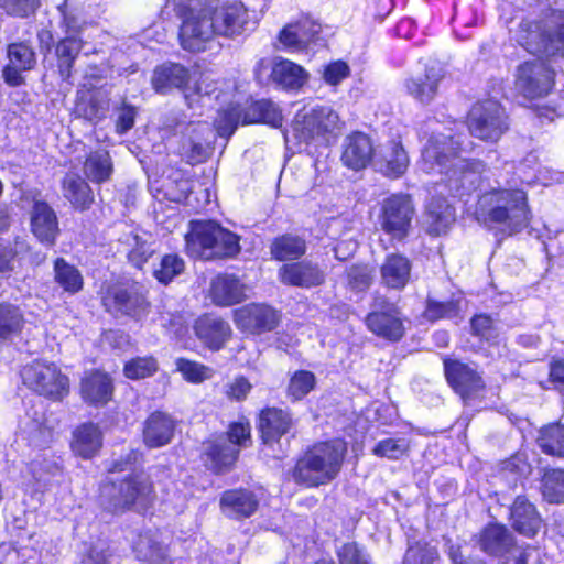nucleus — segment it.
I'll use <instances>...</instances> for the list:
<instances>
[{"label":"nucleus","instance_id":"2eb2a0df","mask_svg":"<svg viewBox=\"0 0 564 564\" xmlns=\"http://www.w3.org/2000/svg\"><path fill=\"white\" fill-rule=\"evenodd\" d=\"M236 326L245 333L260 334L270 332L280 322L278 312L265 304H248L234 312Z\"/></svg>","mask_w":564,"mask_h":564},{"label":"nucleus","instance_id":"dca6fc26","mask_svg":"<svg viewBox=\"0 0 564 564\" xmlns=\"http://www.w3.org/2000/svg\"><path fill=\"white\" fill-rule=\"evenodd\" d=\"M212 3L207 6V15L215 35L235 36L242 32L248 13L241 2L223 4L214 10L210 9Z\"/></svg>","mask_w":564,"mask_h":564},{"label":"nucleus","instance_id":"680f3d73","mask_svg":"<svg viewBox=\"0 0 564 564\" xmlns=\"http://www.w3.org/2000/svg\"><path fill=\"white\" fill-rule=\"evenodd\" d=\"M340 564H370L369 556L356 543H346L338 550Z\"/></svg>","mask_w":564,"mask_h":564},{"label":"nucleus","instance_id":"4be33fe9","mask_svg":"<svg viewBox=\"0 0 564 564\" xmlns=\"http://www.w3.org/2000/svg\"><path fill=\"white\" fill-rule=\"evenodd\" d=\"M373 158V145L370 138L361 132L348 135L341 154L343 163L355 171L365 169Z\"/></svg>","mask_w":564,"mask_h":564},{"label":"nucleus","instance_id":"ddd939ff","mask_svg":"<svg viewBox=\"0 0 564 564\" xmlns=\"http://www.w3.org/2000/svg\"><path fill=\"white\" fill-rule=\"evenodd\" d=\"M413 215L414 207L410 196L392 195L382 204L381 227L393 239L402 240L409 235Z\"/></svg>","mask_w":564,"mask_h":564},{"label":"nucleus","instance_id":"f257e3e1","mask_svg":"<svg viewBox=\"0 0 564 564\" xmlns=\"http://www.w3.org/2000/svg\"><path fill=\"white\" fill-rule=\"evenodd\" d=\"M19 437L21 457L28 473L23 484L42 489L45 487L48 476L55 475L59 470L57 463L50 455L53 432L46 425L42 404L34 405L26 411L20 421Z\"/></svg>","mask_w":564,"mask_h":564},{"label":"nucleus","instance_id":"0e129e2a","mask_svg":"<svg viewBox=\"0 0 564 564\" xmlns=\"http://www.w3.org/2000/svg\"><path fill=\"white\" fill-rule=\"evenodd\" d=\"M26 250V243L23 240H17L14 248L0 246V272L12 270L13 259Z\"/></svg>","mask_w":564,"mask_h":564},{"label":"nucleus","instance_id":"c03bdc74","mask_svg":"<svg viewBox=\"0 0 564 564\" xmlns=\"http://www.w3.org/2000/svg\"><path fill=\"white\" fill-rule=\"evenodd\" d=\"M133 550L141 561L151 564L163 560L166 555L165 547L156 540V536L150 532L139 535L133 544Z\"/></svg>","mask_w":564,"mask_h":564},{"label":"nucleus","instance_id":"393cba45","mask_svg":"<svg viewBox=\"0 0 564 564\" xmlns=\"http://www.w3.org/2000/svg\"><path fill=\"white\" fill-rule=\"evenodd\" d=\"M64 23L69 35L57 44L56 55L59 73L66 78L69 77L73 63L82 48V41L76 37V33L80 30L77 25V19L75 17H65Z\"/></svg>","mask_w":564,"mask_h":564},{"label":"nucleus","instance_id":"5fc2aeb1","mask_svg":"<svg viewBox=\"0 0 564 564\" xmlns=\"http://www.w3.org/2000/svg\"><path fill=\"white\" fill-rule=\"evenodd\" d=\"M184 270L183 260L175 254L165 256L160 263V268L154 271L155 278L166 284Z\"/></svg>","mask_w":564,"mask_h":564},{"label":"nucleus","instance_id":"37998d69","mask_svg":"<svg viewBox=\"0 0 564 564\" xmlns=\"http://www.w3.org/2000/svg\"><path fill=\"white\" fill-rule=\"evenodd\" d=\"M54 281L68 294L78 293L84 285L79 270L63 258H57L54 262Z\"/></svg>","mask_w":564,"mask_h":564},{"label":"nucleus","instance_id":"a19ab883","mask_svg":"<svg viewBox=\"0 0 564 564\" xmlns=\"http://www.w3.org/2000/svg\"><path fill=\"white\" fill-rule=\"evenodd\" d=\"M84 174L93 183L107 182L112 172V160L106 150L90 152L84 162Z\"/></svg>","mask_w":564,"mask_h":564},{"label":"nucleus","instance_id":"13d9d810","mask_svg":"<svg viewBox=\"0 0 564 564\" xmlns=\"http://www.w3.org/2000/svg\"><path fill=\"white\" fill-rule=\"evenodd\" d=\"M349 75V65L340 59L328 63L322 70V78L329 86L339 85Z\"/></svg>","mask_w":564,"mask_h":564},{"label":"nucleus","instance_id":"b1692460","mask_svg":"<svg viewBox=\"0 0 564 564\" xmlns=\"http://www.w3.org/2000/svg\"><path fill=\"white\" fill-rule=\"evenodd\" d=\"M310 78V74L301 65L283 58L274 57L271 82L285 90H300Z\"/></svg>","mask_w":564,"mask_h":564},{"label":"nucleus","instance_id":"864d4df0","mask_svg":"<svg viewBox=\"0 0 564 564\" xmlns=\"http://www.w3.org/2000/svg\"><path fill=\"white\" fill-rule=\"evenodd\" d=\"M315 376L306 370L296 371L290 379L289 395L301 400L315 387Z\"/></svg>","mask_w":564,"mask_h":564},{"label":"nucleus","instance_id":"a211bd4d","mask_svg":"<svg viewBox=\"0 0 564 564\" xmlns=\"http://www.w3.org/2000/svg\"><path fill=\"white\" fill-rule=\"evenodd\" d=\"M445 373L449 384L465 401L477 397L485 388L477 371L463 362H445Z\"/></svg>","mask_w":564,"mask_h":564},{"label":"nucleus","instance_id":"473e14b6","mask_svg":"<svg viewBox=\"0 0 564 564\" xmlns=\"http://www.w3.org/2000/svg\"><path fill=\"white\" fill-rule=\"evenodd\" d=\"M195 333L212 349H219L230 337L231 329L221 318L205 315L196 321Z\"/></svg>","mask_w":564,"mask_h":564},{"label":"nucleus","instance_id":"423d86ee","mask_svg":"<svg viewBox=\"0 0 564 564\" xmlns=\"http://www.w3.org/2000/svg\"><path fill=\"white\" fill-rule=\"evenodd\" d=\"M341 129L338 113L329 106H315L297 112L291 130L284 133L286 143H323Z\"/></svg>","mask_w":564,"mask_h":564},{"label":"nucleus","instance_id":"c9c22d12","mask_svg":"<svg viewBox=\"0 0 564 564\" xmlns=\"http://www.w3.org/2000/svg\"><path fill=\"white\" fill-rule=\"evenodd\" d=\"M411 264L400 254H390L381 265V280L390 289H403L410 280Z\"/></svg>","mask_w":564,"mask_h":564},{"label":"nucleus","instance_id":"c756f323","mask_svg":"<svg viewBox=\"0 0 564 564\" xmlns=\"http://www.w3.org/2000/svg\"><path fill=\"white\" fill-rule=\"evenodd\" d=\"M292 426L290 414L281 409L268 408L260 413L259 429L264 444H273Z\"/></svg>","mask_w":564,"mask_h":564},{"label":"nucleus","instance_id":"a18cd8bd","mask_svg":"<svg viewBox=\"0 0 564 564\" xmlns=\"http://www.w3.org/2000/svg\"><path fill=\"white\" fill-rule=\"evenodd\" d=\"M541 492L550 503L564 502V470H546L542 478Z\"/></svg>","mask_w":564,"mask_h":564},{"label":"nucleus","instance_id":"09e8293b","mask_svg":"<svg viewBox=\"0 0 564 564\" xmlns=\"http://www.w3.org/2000/svg\"><path fill=\"white\" fill-rule=\"evenodd\" d=\"M176 369L181 372L184 380L198 384L214 376V370L200 362L185 358H178L175 361Z\"/></svg>","mask_w":564,"mask_h":564},{"label":"nucleus","instance_id":"412c9836","mask_svg":"<svg viewBox=\"0 0 564 564\" xmlns=\"http://www.w3.org/2000/svg\"><path fill=\"white\" fill-rule=\"evenodd\" d=\"M528 35L521 40L525 46L536 45V50L547 56L558 54L564 47V24H561L554 33H540V26L535 22L523 21L520 24Z\"/></svg>","mask_w":564,"mask_h":564},{"label":"nucleus","instance_id":"c85d7f7f","mask_svg":"<svg viewBox=\"0 0 564 564\" xmlns=\"http://www.w3.org/2000/svg\"><path fill=\"white\" fill-rule=\"evenodd\" d=\"M247 286L236 276L224 274L216 276L210 286V297L216 305L230 306L247 297Z\"/></svg>","mask_w":564,"mask_h":564},{"label":"nucleus","instance_id":"3c124183","mask_svg":"<svg viewBox=\"0 0 564 564\" xmlns=\"http://www.w3.org/2000/svg\"><path fill=\"white\" fill-rule=\"evenodd\" d=\"M214 467L220 471L224 468L231 466L238 456V449L231 444L225 442H218L213 445L208 452Z\"/></svg>","mask_w":564,"mask_h":564},{"label":"nucleus","instance_id":"cd10ccee","mask_svg":"<svg viewBox=\"0 0 564 564\" xmlns=\"http://www.w3.org/2000/svg\"><path fill=\"white\" fill-rule=\"evenodd\" d=\"M31 230L44 243H54L58 234L55 212L43 202H36L31 212Z\"/></svg>","mask_w":564,"mask_h":564},{"label":"nucleus","instance_id":"f03ea898","mask_svg":"<svg viewBox=\"0 0 564 564\" xmlns=\"http://www.w3.org/2000/svg\"><path fill=\"white\" fill-rule=\"evenodd\" d=\"M429 142L430 147L425 149V152H429V155L440 166L446 167L444 173L447 175L451 188L464 194L477 187L480 175L485 171V164L481 161H467L457 158L463 145L453 137H431Z\"/></svg>","mask_w":564,"mask_h":564},{"label":"nucleus","instance_id":"69168bd1","mask_svg":"<svg viewBox=\"0 0 564 564\" xmlns=\"http://www.w3.org/2000/svg\"><path fill=\"white\" fill-rule=\"evenodd\" d=\"M348 281L351 288L364 290L370 285L371 274L366 265H354L348 271Z\"/></svg>","mask_w":564,"mask_h":564},{"label":"nucleus","instance_id":"72a5a7b5","mask_svg":"<svg viewBox=\"0 0 564 564\" xmlns=\"http://www.w3.org/2000/svg\"><path fill=\"white\" fill-rule=\"evenodd\" d=\"M477 543L481 551L489 555H501L513 544L512 534L501 524H489L477 535Z\"/></svg>","mask_w":564,"mask_h":564},{"label":"nucleus","instance_id":"5701e85b","mask_svg":"<svg viewBox=\"0 0 564 564\" xmlns=\"http://www.w3.org/2000/svg\"><path fill=\"white\" fill-rule=\"evenodd\" d=\"M512 528L528 538H533L542 527V518L535 506L525 497L519 496L510 510Z\"/></svg>","mask_w":564,"mask_h":564},{"label":"nucleus","instance_id":"aec40b11","mask_svg":"<svg viewBox=\"0 0 564 564\" xmlns=\"http://www.w3.org/2000/svg\"><path fill=\"white\" fill-rule=\"evenodd\" d=\"M9 63L3 69L4 82L10 86L23 84L22 73L34 67L36 59L34 51L26 43H13L8 46Z\"/></svg>","mask_w":564,"mask_h":564},{"label":"nucleus","instance_id":"6e6d98bb","mask_svg":"<svg viewBox=\"0 0 564 564\" xmlns=\"http://www.w3.org/2000/svg\"><path fill=\"white\" fill-rule=\"evenodd\" d=\"M500 564H543V558L536 547H517L510 551Z\"/></svg>","mask_w":564,"mask_h":564},{"label":"nucleus","instance_id":"49530a36","mask_svg":"<svg viewBox=\"0 0 564 564\" xmlns=\"http://www.w3.org/2000/svg\"><path fill=\"white\" fill-rule=\"evenodd\" d=\"M305 249L304 240L286 235L274 240L271 252L276 260L285 261L300 258L305 253Z\"/></svg>","mask_w":564,"mask_h":564},{"label":"nucleus","instance_id":"1a4fd4ad","mask_svg":"<svg viewBox=\"0 0 564 564\" xmlns=\"http://www.w3.org/2000/svg\"><path fill=\"white\" fill-rule=\"evenodd\" d=\"M102 492L109 497L115 511L132 506L144 509L152 497V485L143 473H138L128 475L121 480L111 478Z\"/></svg>","mask_w":564,"mask_h":564},{"label":"nucleus","instance_id":"7c9ffc66","mask_svg":"<svg viewBox=\"0 0 564 564\" xmlns=\"http://www.w3.org/2000/svg\"><path fill=\"white\" fill-rule=\"evenodd\" d=\"M113 386L110 377L100 371L86 373L82 379L80 393L83 399L94 405H104L112 397Z\"/></svg>","mask_w":564,"mask_h":564},{"label":"nucleus","instance_id":"7ed1b4c3","mask_svg":"<svg viewBox=\"0 0 564 564\" xmlns=\"http://www.w3.org/2000/svg\"><path fill=\"white\" fill-rule=\"evenodd\" d=\"M346 451V443L339 438L313 445L295 465V481L306 487L332 481L341 468Z\"/></svg>","mask_w":564,"mask_h":564},{"label":"nucleus","instance_id":"e433bc0d","mask_svg":"<svg viewBox=\"0 0 564 564\" xmlns=\"http://www.w3.org/2000/svg\"><path fill=\"white\" fill-rule=\"evenodd\" d=\"M220 506L227 517H249L256 511L258 500L248 490H229L223 495Z\"/></svg>","mask_w":564,"mask_h":564},{"label":"nucleus","instance_id":"6ab92c4d","mask_svg":"<svg viewBox=\"0 0 564 564\" xmlns=\"http://www.w3.org/2000/svg\"><path fill=\"white\" fill-rule=\"evenodd\" d=\"M376 307L381 311L375 310L367 316L368 328L377 336L399 340L403 335V325L394 305L381 301L376 302Z\"/></svg>","mask_w":564,"mask_h":564},{"label":"nucleus","instance_id":"58836bf2","mask_svg":"<svg viewBox=\"0 0 564 564\" xmlns=\"http://www.w3.org/2000/svg\"><path fill=\"white\" fill-rule=\"evenodd\" d=\"M378 163L386 175L399 177L405 172L409 160L402 145L391 141L380 150Z\"/></svg>","mask_w":564,"mask_h":564},{"label":"nucleus","instance_id":"338daca9","mask_svg":"<svg viewBox=\"0 0 564 564\" xmlns=\"http://www.w3.org/2000/svg\"><path fill=\"white\" fill-rule=\"evenodd\" d=\"M473 333L477 336L489 339L495 335L494 321L490 316L480 314L473 317L471 322Z\"/></svg>","mask_w":564,"mask_h":564},{"label":"nucleus","instance_id":"bf43d9fd","mask_svg":"<svg viewBox=\"0 0 564 564\" xmlns=\"http://www.w3.org/2000/svg\"><path fill=\"white\" fill-rule=\"evenodd\" d=\"M408 447L409 444L405 440L388 438L379 442L372 452L380 457L398 459L408 451Z\"/></svg>","mask_w":564,"mask_h":564},{"label":"nucleus","instance_id":"a878e982","mask_svg":"<svg viewBox=\"0 0 564 564\" xmlns=\"http://www.w3.org/2000/svg\"><path fill=\"white\" fill-rule=\"evenodd\" d=\"M282 283L299 288H313L324 282V273L310 262L284 264L279 270Z\"/></svg>","mask_w":564,"mask_h":564},{"label":"nucleus","instance_id":"f704fd0d","mask_svg":"<svg viewBox=\"0 0 564 564\" xmlns=\"http://www.w3.org/2000/svg\"><path fill=\"white\" fill-rule=\"evenodd\" d=\"M102 446V435L97 425L87 423L73 432L72 451L83 458H91Z\"/></svg>","mask_w":564,"mask_h":564},{"label":"nucleus","instance_id":"603ef678","mask_svg":"<svg viewBox=\"0 0 564 564\" xmlns=\"http://www.w3.org/2000/svg\"><path fill=\"white\" fill-rule=\"evenodd\" d=\"M240 109L238 105L230 104L227 109L219 111L215 120V128L220 137H230L238 127Z\"/></svg>","mask_w":564,"mask_h":564},{"label":"nucleus","instance_id":"052dcab7","mask_svg":"<svg viewBox=\"0 0 564 564\" xmlns=\"http://www.w3.org/2000/svg\"><path fill=\"white\" fill-rule=\"evenodd\" d=\"M254 110L259 113L260 120L271 127H281L283 117L279 107L270 100H260L254 105Z\"/></svg>","mask_w":564,"mask_h":564},{"label":"nucleus","instance_id":"f3484780","mask_svg":"<svg viewBox=\"0 0 564 564\" xmlns=\"http://www.w3.org/2000/svg\"><path fill=\"white\" fill-rule=\"evenodd\" d=\"M102 301L109 312L130 315L134 318L143 316L148 308V302L143 294L137 290H128L121 286L109 289Z\"/></svg>","mask_w":564,"mask_h":564},{"label":"nucleus","instance_id":"6e6552de","mask_svg":"<svg viewBox=\"0 0 564 564\" xmlns=\"http://www.w3.org/2000/svg\"><path fill=\"white\" fill-rule=\"evenodd\" d=\"M21 378L31 390L54 401L69 392L68 377L54 362L34 360L23 367Z\"/></svg>","mask_w":564,"mask_h":564},{"label":"nucleus","instance_id":"20e7f679","mask_svg":"<svg viewBox=\"0 0 564 564\" xmlns=\"http://www.w3.org/2000/svg\"><path fill=\"white\" fill-rule=\"evenodd\" d=\"M480 209L488 226H497L511 236L529 225L527 195L523 191H498L481 197Z\"/></svg>","mask_w":564,"mask_h":564},{"label":"nucleus","instance_id":"f8f14e48","mask_svg":"<svg viewBox=\"0 0 564 564\" xmlns=\"http://www.w3.org/2000/svg\"><path fill=\"white\" fill-rule=\"evenodd\" d=\"M174 134L180 135V154L194 165L206 160L213 135L207 122L180 121L174 127Z\"/></svg>","mask_w":564,"mask_h":564},{"label":"nucleus","instance_id":"39448f33","mask_svg":"<svg viewBox=\"0 0 564 564\" xmlns=\"http://www.w3.org/2000/svg\"><path fill=\"white\" fill-rule=\"evenodd\" d=\"M185 236L191 257L204 260L234 257L240 251L239 237L212 220H193Z\"/></svg>","mask_w":564,"mask_h":564},{"label":"nucleus","instance_id":"de8ad7c7","mask_svg":"<svg viewBox=\"0 0 564 564\" xmlns=\"http://www.w3.org/2000/svg\"><path fill=\"white\" fill-rule=\"evenodd\" d=\"M538 443L545 454L564 456V425L553 424L544 427Z\"/></svg>","mask_w":564,"mask_h":564},{"label":"nucleus","instance_id":"4c0bfd02","mask_svg":"<svg viewBox=\"0 0 564 564\" xmlns=\"http://www.w3.org/2000/svg\"><path fill=\"white\" fill-rule=\"evenodd\" d=\"M455 220V210L444 197H438L430 203L425 212V225L427 231L433 235H441Z\"/></svg>","mask_w":564,"mask_h":564},{"label":"nucleus","instance_id":"9d476101","mask_svg":"<svg viewBox=\"0 0 564 564\" xmlns=\"http://www.w3.org/2000/svg\"><path fill=\"white\" fill-rule=\"evenodd\" d=\"M508 117L498 101L485 100L475 105L468 116L471 135L496 142L508 130Z\"/></svg>","mask_w":564,"mask_h":564},{"label":"nucleus","instance_id":"0eeeda50","mask_svg":"<svg viewBox=\"0 0 564 564\" xmlns=\"http://www.w3.org/2000/svg\"><path fill=\"white\" fill-rule=\"evenodd\" d=\"M191 80L192 77L185 67L178 64H170L162 65L154 70L152 85L158 93H165L171 88H184L187 100H191L192 93L200 98L208 99L215 94V99H220L221 94H216L218 88L215 87L216 83L209 75H200L193 86H191ZM188 104L191 105V101Z\"/></svg>","mask_w":564,"mask_h":564},{"label":"nucleus","instance_id":"4468645a","mask_svg":"<svg viewBox=\"0 0 564 564\" xmlns=\"http://www.w3.org/2000/svg\"><path fill=\"white\" fill-rule=\"evenodd\" d=\"M553 83L554 72L541 59L525 62L518 67L516 89L525 98L547 95Z\"/></svg>","mask_w":564,"mask_h":564},{"label":"nucleus","instance_id":"bb28decb","mask_svg":"<svg viewBox=\"0 0 564 564\" xmlns=\"http://www.w3.org/2000/svg\"><path fill=\"white\" fill-rule=\"evenodd\" d=\"M151 235L137 228H130V230L123 234L119 243L122 247V252L127 253L129 261L137 268L148 261V259L154 252L152 247Z\"/></svg>","mask_w":564,"mask_h":564},{"label":"nucleus","instance_id":"9b49d317","mask_svg":"<svg viewBox=\"0 0 564 564\" xmlns=\"http://www.w3.org/2000/svg\"><path fill=\"white\" fill-rule=\"evenodd\" d=\"M322 25L308 15H301L286 23L278 34L280 48L290 52H308L321 41Z\"/></svg>","mask_w":564,"mask_h":564},{"label":"nucleus","instance_id":"ea45409f","mask_svg":"<svg viewBox=\"0 0 564 564\" xmlns=\"http://www.w3.org/2000/svg\"><path fill=\"white\" fill-rule=\"evenodd\" d=\"M64 197L77 209H87L94 196L89 185L76 174H67L63 181Z\"/></svg>","mask_w":564,"mask_h":564},{"label":"nucleus","instance_id":"774afa93","mask_svg":"<svg viewBox=\"0 0 564 564\" xmlns=\"http://www.w3.org/2000/svg\"><path fill=\"white\" fill-rule=\"evenodd\" d=\"M251 426L249 422L232 423L228 431V437L231 445L245 446L250 440Z\"/></svg>","mask_w":564,"mask_h":564},{"label":"nucleus","instance_id":"79ce46f5","mask_svg":"<svg viewBox=\"0 0 564 564\" xmlns=\"http://www.w3.org/2000/svg\"><path fill=\"white\" fill-rule=\"evenodd\" d=\"M25 325L22 310L11 303H0V338L11 340L19 336Z\"/></svg>","mask_w":564,"mask_h":564},{"label":"nucleus","instance_id":"4d7b16f0","mask_svg":"<svg viewBox=\"0 0 564 564\" xmlns=\"http://www.w3.org/2000/svg\"><path fill=\"white\" fill-rule=\"evenodd\" d=\"M40 6V0H0V9L7 14L26 18L33 14Z\"/></svg>","mask_w":564,"mask_h":564},{"label":"nucleus","instance_id":"2f4dec72","mask_svg":"<svg viewBox=\"0 0 564 564\" xmlns=\"http://www.w3.org/2000/svg\"><path fill=\"white\" fill-rule=\"evenodd\" d=\"M175 424L170 415L162 412L152 413L145 421L143 440L147 446L156 448L169 444L174 433Z\"/></svg>","mask_w":564,"mask_h":564},{"label":"nucleus","instance_id":"8fccbe9b","mask_svg":"<svg viewBox=\"0 0 564 564\" xmlns=\"http://www.w3.org/2000/svg\"><path fill=\"white\" fill-rule=\"evenodd\" d=\"M158 361L152 356L137 357L127 361L123 368L124 376L131 380L151 377L158 371Z\"/></svg>","mask_w":564,"mask_h":564},{"label":"nucleus","instance_id":"e2e57ef3","mask_svg":"<svg viewBox=\"0 0 564 564\" xmlns=\"http://www.w3.org/2000/svg\"><path fill=\"white\" fill-rule=\"evenodd\" d=\"M252 386L245 377H236L225 387V394L230 400L241 401L247 398Z\"/></svg>","mask_w":564,"mask_h":564}]
</instances>
